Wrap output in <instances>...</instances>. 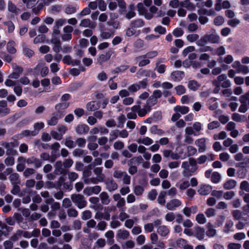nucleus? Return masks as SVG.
Returning <instances> with one entry per match:
<instances>
[{
    "mask_svg": "<svg viewBox=\"0 0 249 249\" xmlns=\"http://www.w3.org/2000/svg\"><path fill=\"white\" fill-rule=\"evenodd\" d=\"M220 40L219 36L214 31L211 34H206L202 36L197 41L196 44L199 47H203L208 43L212 44L218 43Z\"/></svg>",
    "mask_w": 249,
    "mask_h": 249,
    "instance_id": "f257e3e1",
    "label": "nucleus"
},
{
    "mask_svg": "<svg viewBox=\"0 0 249 249\" xmlns=\"http://www.w3.org/2000/svg\"><path fill=\"white\" fill-rule=\"evenodd\" d=\"M71 198L72 202L80 209L85 208L87 205V202L84 196L81 194H72L71 196Z\"/></svg>",
    "mask_w": 249,
    "mask_h": 249,
    "instance_id": "f03ea898",
    "label": "nucleus"
},
{
    "mask_svg": "<svg viewBox=\"0 0 249 249\" xmlns=\"http://www.w3.org/2000/svg\"><path fill=\"white\" fill-rule=\"evenodd\" d=\"M93 172L96 177H93V184L99 182H103L106 179V175L103 173V168L102 167H96L93 168Z\"/></svg>",
    "mask_w": 249,
    "mask_h": 249,
    "instance_id": "7ed1b4c3",
    "label": "nucleus"
},
{
    "mask_svg": "<svg viewBox=\"0 0 249 249\" xmlns=\"http://www.w3.org/2000/svg\"><path fill=\"white\" fill-rule=\"evenodd\" d=\"M113 177L117 179H122L125 184L128 185L130 183L131 178L125 171L116 170L113 173Z\"/></svg>",
    "mask_w": 249,
    "mask_h": 249,
    "instance_id": "20e7f679",
    "label": "nucleus"
},
{
    "mask_svg": "<svg viewBox=\"0 0 249 249\" xmlns=\"http://www.w3.org/2000/svg\"><path fill=\"white\" fill-rule=\"evenodd\" d=\"M18 144V142L16 141L10 142H2L1 145L5 147L6 149V155L13 156L16 155L17 153V151L14 149V147H17Z\"/></svg>",
    "mask_w": 249,
    "mask_h": 249,
    "instance_id": "39448f33",
    "label": "nucleus"
},
{
    "mask_svg": "<svg viewBox=\"0 0 249 249\" xmlns=\"http://www.w3.org/2000/svg\"><path fill=\"white\" fill-rule=\"evenodd\" d=\"M91 165L86 166L82 173V179L86 184H93V177L90 178L92 175Z\"/></svg>",
    "mask_w": 249,
    "mask_h": 249,
    "instance_id": "423d86ee",
    "label": "nucleus"
},
{
    "mask_svg": "<svg viewBox=\"0 0 249 249\" xmlns=\"http://www.w3.org/2000/svg\"><path fill=\"white\" fill-rule=\"evenodd\" d=\"M106 185V189L109 192H112L116 190L118 188V184L112 178L105 179L104 182Z\"/></svg>",
    "mask_w": 249,
    "mask_h": 249,
    "instance_id": "0eeeda50",
    "label": "nucleus"
},
{
    "mask_svg": "<svg viewBox=\"0 0 249 249\" xmlns=\"http://www.w3.org/2000/svg\"><path fill=\"white\" fill-rule=\"evenodd\" d=\"M12 65L14 71L9 75L8 77L11 79H18L22 73L23 69L15 63H13Z\"/></svg>",
    "mask_w": 249,
    "mask_h": 249,
    "instance_id": "6e6552de",
    "label": "nucleus"
},
{
    "mask_svg": "<svg viewBox=\"0 0 249 249\" xmlns=\"http://www.w3.org/2000/svg\"><path fill=\"white\" fill-rule=\"evenodd\" d=\"M101 191V187L99 185L86 187L83 190V193L88 196L92 194L97 195Z\"/></svg>",
    "mask_w": 249,
    "mask_h": 249,
    "instance_id": "1a4fd4ad",
    "label": "nucleus"
},
{
    "mask_svg": "<svg viewBox=\"0 0 249 249\" xmlns=\"http://www.w3.org/2000/svg\"><path fill=\"white\" fill-rule=\"evenodd\" d=\"M54 173L56 175H65L67 173L68 171L65 169L61 160L57 161L54 165Z\"/></svg>",
    "mask_w": 249,
    "mask_h": 249,
    "instance_id": "9d476101",
    "label": "nucleus"
},
{
    "mask_svg": "<svg viewBox=\"0 0 249 249\" xmlns=\"http://www.w3.org/2000/svg\"><path fill=\"white\" fill-rule=\"evenodd\" d=\"M158 100L155 99L152 96H150L146 100V104L144 106V109L142 110L143 112H149L151 110V107L157 104Z\"/></svg>",
    "mask_w": 249,
    "mask_h": 249,
    "instance_id": "9b49d317",
    "label": "nucleus"
},
{
    "mask_svg": "<svg viewBox=\"0 0 249 249\" xmlns=\"http://www.w3.org/2000/svg\"><path fill=\"white\" fill-rule=\"evenodd\" d=\"M137 7L139 15H144L146 19L149 20L153 17V15L147 11L142 3H139Z\"/></svg>",
    "mask_w": 249,
    "mask_h": 249,
    "instance_id": "f8f14e48",
    "label": "nucleus"
},
{
    "mask_svg": "<svg viewBox=\"0 0 249 249\" xmlns=\"http://www.w3.org/2000/svg\"><path fill=\"white\" fill-rule=\"evenodd\" d=\"M60 147V144L55 142L50 146V148L52 150L51 152V161H54L55 159L59 157L58 151Z\"/></svg>",
    "mask_w": 249,
    "mask_h": 249,
    "instance_id": "ddd939ff",
    "label": "nucleus"
},
{
    "mask_svg": "<svg viewBox=\"0 0 249 249\" xmlns=\"http://www.w3.org/2000/svg\"><path fill=\"white\" fill-rule=\"evenodd\" d=\"M51 42L53 45V50L55 53H58L62 50L61 41L58 37L52 36Z\"/></svg>",
    "mask_w": 249,
    "mask_h": 249,
    "instance_id": "4468645a",
    "label": "nucleus"
},
{
    "mask_svg": "<svg viewBox=\"0 0 249 249\" xmlns=\"http://www.w3.org/2000/svg\"><path fill=\"white\" fill-rule=\"evenodd\" d=\"M181 204V202L177 199H174L166 203V207L167 209L170 211H173L176 208L180 206Z\"/></svg>",
    "mask_w": 249,
    "mask_h": 249,
    "instance_id": "2eb2a0df",
    "label": "nucleus"
},
{
    "mask_svg": "<svg viewBox=\"0 0 249 249\" xmlns=\"http://www.w3.org/2000/svg\"><path fill=\"white\" fill-rule=\"evenodd\" d=\"M63 61L64 64L72 66L79 65L80 64V60L72 59L70 55H65L63 58Z\"/></svg>",
    "mask_w": 249,
    "mask_h": 249,
    "instance_id": "dca6fc26",
    "label": "nucleus"
},
{
    "mask_svg": "<svg viewBox=\"0 0 249 249\" xmlns=\"http://www.w3.org/2000/svg\"><path fill=\"white\" fill-rule=\"evenodd\" d=\"M27 163L29 165L34 164L36 168H38L42 165V161L34 156L27 159Z\"/></svg>",
    "mask_w": 249,
    "mask_h": 249,
    "instance_id": "f3484780",
    "label": "nucleus"
},
{
    "mask_svg": "<svg viewBox=\"0 0 249 249\" xmlns=\"http://www.w3.org/2000/svg\"><path fill=\"white\" fill-rule=\"evenodd\" d=\"M181 168L183 169L182 174L184 177H189L193 175L191 172V169L189 168V164L188 161H184L182 163Z\"/></svg>",
    "mask_w": 249,
    "mask_h": 249,
    "instance_id": "a211bd4d",
    "label": "nucleus"
},
{
    "mask_svg": "<svg viewBox=\"0 0 249 249\" xmlns=\"http://www.w3.org/2000/svg\"><path fill=\"white\" fill-rule=\"evenodd\" d=\"M206 139L205 138L199 139L196 141L195 144L198 147V152H204L206 149Z\"/></svg>",
    "mask_w": 249,
    "mask_h": 249,
    "instance_id": "6ab92c4d",
    "label": "nucleus"
},
{
    "mask_svg": "<svg viewBox=\"0 0 249 249\" xmlns=\"http://www.w3.org/2000/svg\"><path fill=\"white\" fill-rule=\"evenodd\" d=\"M89 129V127L85 124H78L75 128L76 132L79 135L87 134Z\"/></svg>",
    "mask_w": 249,
    "mask_h": 249,
    "instance_id": "aec40b11",
    "label": "nucleus"
},
{
    "mask_svg": "<svg viewBox=\"0 0 249 249\" xmlns=\"http://www.w3.org/2000/svg\"><path fill=\"white\" fill-rule=\"evenodd\" d=\"M212 190V187L209 185H201L197 190L198 193L201 195H207Z\"/></svg>",
    "mask_w": 249,
    "mask_h": 249,
    "instance_id": "412c9836",
    "label": "nucleus"
},
{
    "mask_svg": "<svg viewBox=\"0 0 249 249\" xmlns=\"http://www.w3.org/2000/svg\"><path fill=\"white\" fill-rule=\"evenodd\" d=\"M195 236L198 240L203 239L205 235V230L204 228L200 227H196L194 228Z\"/></svg>",
    "mask_w": 249,
    "mask_h": 249,
    "instance_id": "4be33fe9",
    "label": "nucleus"
},
{
    "mask_svg": "<svg viewBox=\"0 0 249 249\" xmlns=\"http://www.w3.org/2000/svg\"><path fill=\"white\" fill-rule=\"evenodd\" d=\"M184 73L182 71H177L171 73V77L175 81H180L184 77Z\"/></svg>",
    "mask_w": 249,
    "mask_h": 249,
    "instance_id": "5701e85b",
    "label": "nucleus"
},
{
    "mask_svg": "<svg viewBox=\"0 0 249 249\" xmlns=\"http://www.w3.org/2000/svg\"><path fill=\"white\" fill-rule=\"evenodd\" d=\"M144 21L140 18L132 20L130 23V26H131L134 29L140 28L144 26Z\"/></svg>",
    "mask_w": 249,
    "mask_h": 249,
    "instance_id": "b1692460",
    "label": "nucleus"
},
{
    "mask_svg": "<svg viewBox=\"0 0 249 249\" xmlns=\"http://www.w3.org/2000/svg\"><path fill=\"white\" fill-rule=\"evenodd\" d=\"M101 202L102 204L107 205L110 202V199L108 194L106 192H102L99 195Z\"/></svg>",
    "mask_w": 249,
    "mask_h": 249,
    "instance_id": "393cba45",
    "label": "nucleus"
},
{
    "mask_svg": "<svg viewBox=\"0 0 249 249\" xmlns=\"http://www.w3.org/2000/svg\"><path fill=\"white\" fill-rule=\"evenodd\" d=\"M197 208L196 206H193L191 207H186L183 210V213L187 216L190 217L191 213H196L197 212Z\"/></svg>",
    "mask_w": 249,
    "mask_h": 249,
    "instance_id": "a878e982",
    "label": "nucleus"
},
{
    "mask_svg": "<svg viewBox=\"0 0 249 249\" xmlns=\"http://www.w3.org/2000/svg\"><path fill=\"white\" fill-rule=\"evenodd\" d=\"M111 56V53L109 52H107L106 54H102L100 55L97 58L98 63L102 65L103 63L108 60Z\"/></svg>",
    "mask_w": 249,
    "mask_h": 249,
    "instance_id": "bb28decb",
    "label": "nucleus"
},
{
    "mask_svg": "<svg viewBox=\"0 0 249 249\" xmlns=\"http://www.w3.org/2000/svg\"><path fill=\"white\" fill-rule=\"evenodd\" d=\"M137 103L139 104L138 105L134 106L131 107V110L133 111L137 112L138 115L140 117H142L146 115L147 112H143L142 110H143L144 107L142 108H141V106L140 105V102H138Z\"/></svg>",
    "mask_w": 249,
    "mask_h": 249,
    "instance_id": "cd10ccee",
    "label": "nucleus"
},
{
    "mask_svg": "<svg viewBox=\"0 0 249 249\" xmlns=\"http://www.w3.org/2000/svg\"><path fill=\"white\" fill-rule=\"evenodd\" d=\"M60 118V116L58 115V113H53L50 119L48 120L47 124L51 126L55 125L57 124L58 121Z\"/></svg>",
    "mask_w": 249,
    "mask_h": 249,
    "instance_id": "c85d7f7f",
    "label": "nucleus"
},
{
    "mask_svg": "<svg viewBox=\"0 0 249 249\" xmlns=\"http://www.w3.org/2000/svg\"><path fill=\"white\" fill-rule=\"evenodd\" d=\"M157 232L161 236L165 237L168 234L169 230L166 226H160L157 229Z\"/></svg>",
    "mask_w": 249,
    "mask_h": 249,
    "instance_id": "c756f323",
    "label": "nucleus"
},
{
    "mask_svg": "<svg viewBox=\"0 0 249 249\" xmlns=\"http://www.w3.org/2000/svg\"><path fill=\"white\" fill-rule=\"evenodd\" d=\"M86 107L89 111H95L99 108L100 104L96 101H91L87 104Z\"/></svg>",
    "mask_w": 249,
    "mask_h": 249,
    "instance_id": "7c9ffc66",
    "label": "nucleus"
},
{
    "mask_svg": "<svg viewBox=\"0 0 249 249\" xmlns=\"http://www.w3.org/2000/svg\"><path fill=\"white\" fill-rule=\"evenodd\" d=\"M79 26L82 27H89L90 28H94L95 27V25L88 18L82 19L79 24Z\"/></svg>",
    "mask_w": 249,
    "mask_h": 249,
    "instance_id": "2f4dec72",
    "label": "nucleus"
},
{
    "mask_svg": "<svg viewBox=\"0 0 249 249\" xmlns=\"http://www.w3.org/2000/svg\"><path fill=\"white\" fill-rule=\"evenodd\" d=\"M158 55V52L156 51H151L147 53L144 55H140L136 58V60L138 61L142 58H152Z\"/></svg>",
    "mask_w": 249,
    "mask_h": 249,
    "instance_id": "473e14b6",
    "label": "nucleus"
},
{
    "mask_svg": "<svg viewBox=\"0 0 249 249\" xmlns=\"http://www.w3.org/2000/svg\"><path fill=\"white\" fill-rule=\"evenodd\" d=\"M8 10L15 15H18L20 11V9L10 1L8 2Z\"/></svg>",
    "mask_w": 249,
    "mask_h": 249,
    "instance_id": "72a5a7b5",
    "label": "nucleus"
},
{
    "mask_svg": "<svg viewBox=\"0 0 249 249\" xmlns=\"http://www.w3.org/2000/svg\"><path fill=\"white\" fill-rule=\"evenodd\" d=\"M8 178L12 184H19L20 182L19 175L17 173H13L11 174Z\"/></svg>",
    "mask_w": 249,
    "mask_h": 249,
    "instance_id": "f704fd0d",
    "label": "nucleus"
},
{
    "mask_svg": "<svg viewBox=\"0 0 249 249\" xmlns=\"http://www.w3.org/2000/svg\"><path fill=\"white\" fill-rule=\"evenodd\" d=\"M174 110L181 114H186L189 112V108L188 107L186 106H177L174 107Z\"/></svg>",
    "mask_w": 249,
    "mask_h": 249,
    "instance_id": "c9c22d12",
    "label": "nucleus"
},
{
    "mask_svg": "<svg viewBox=\"0 0 249 249\" xmlns=\"http://www.w3.org/2000/svg\"><path fill=\"white\" fill-rule=\"evenodd\" d=\"M190 0H183L182 1L180 2V5L182 7L186 8L189 10H194L195 6L193 4L191 3Z\"/></svg>",
    "mask_w": 249,
    "mask_h": 249,
    "instance_id": "e433bc0d",
    "label": "nucleus"
},
{
    "mask_svg": "<svg viewBox=\"0 0 249 249\" xmlns=\"http://www.w3.org/2000/svg\"><path fill=\"white\" fill-rule=\"evenodd\" d=\"M208 230L206 231V235L208 237H213L216 233V230L213 228V225L209 223L207 225Z\"/></svg>",
    "mask_w": 249,
    "mask_h": 249,
    "instance_id": "4c0bfd02",
    "label": "nucleus"
},
{
    "mask_svg": "<svg viewBox=\"0 0 249 249\" xmlns=\"http://www.w3.org/2000/svg\"><path fill=\"white\" fill-rule=\"evenodd\" d=\"M236 181L233 179H230L223 184V187L225 189L229 190L234 188L236 185Z\"/></svg>",
    "mask_w": 249,
    "mask_h": 249,
    "instance_id": "58836bf2",
    "label": "nucleus"
},
{
    "mask_svg": "<svg viewBox=\"0 0 249 249\" xmlns=\"http://www.w3.org/2000/svg\"><path fill=\"white\" fill-rule=\"evenodd\" d=\"M189 165H190L191 166V172H192V173L193 174L198 169L197 162L195 159L192 158H190L189 159Z\"/></svg>",
    "mask_w": 249,
    "mask_h": 249,
    "instance_id": "ea45409f",
    "label": "nucleus"
},
{
    "mask_svg": "<svg viewBox=\"0 0 249 249\" xmlns=\"http://www.w3.org/2000/svg\"><path fill=\"white\" fill-rule=\"evenodd\" d=\"M129 236V232L126 230H119L117 234V237L119 238L125 240Z\"/></svg>",
    "mask_w": 249,
    "mask_h": 249,
    "instance_id": "a19ab883",
    "label": "nucleus"
},
{
    "mask_svg": "<svg viewBox=\"0 0 249 249\" xmlns=\"http://www.w3.org/2000/svg\"><path fill=\"white\" fill-rule=\"evenodd\" d=\"M38 134V132L34 130V131H30L29 130H25L23 131L20 134L21 137H30L32 136H35L36 135Z\"/></svg>",
    "mask_w": 249,
    "mask_h": 249,
    "instance_id": "79ce46f5",
    "label": "nucleus"
},
{
    "mask_svg": "<svg viewBox=\"0 0 249 249\" xmlns=\"http://www.w3.org/2000/svg\"><path fill=\"white\" fill-rule=\"evenodd\" d=\"M35 173L36 170L34 168H27L23 171V176L25 178H28Z\"/></svg>",
    "mask_w": 249,
    "mask_h": 249,
    "instance_id": "37998d69",
    "label": "nucleus"
},
{
    "mask_svg": "<svg viewBox=\"0 0 249 249\" xmlns=\"http://www.w3.org/2000/svg\"><path fill=\"white\" fill-rule=\"evenodd\" d=\"M68 178L71 182L75 181L78 178L79 176L77 173L72 171H67Z\"/></svg>",
    "mask_w": 249,
    "mask_h": 249,
    "instance_id": "c03bdc74",
    "label": "nucleus"
},
{
    "mask_svg": "<svg viewBox=\"0 0 249 249\" xmlns=\"http://www.w3.org/2000/svg\"><path fill=\"white\" fill-rule=\"evenodd\" d=\"M199 84L195 80H190L188 82V88L194 91L196 90L199 87Z\"/></svg>",
    "mask_w": 249,
    "mask_h": 249,
    "instance_id": "a18cd8bd",
    "label": "nucleus"
},
{
    "mask_svg": "<svg viewBox=\"0 0 249 249\" xmlns=\"http://www.w3.org/2000/svg\"><path fill=\"white\" fill-rule=\"evenodd\" d=\"M23 47V53L27 57L30 58L34 54V52L33 50L28 48L25 44L22 45Z\"/></svg>",
    "mask_w": 249,
    "mask_h": 249,
    "instance_id": "49530a36",
    "label": "nucleus"
},
{
    "mask_svg": "<svg viewBox=\"0 0 249 249\" xmlns=\"http://www.w3.org/2000/svg\"><path fill=\"white\" fill-rule=\"evenodd\" d=\"M15 43L13 41L8 42L7 44V50L10 53L14 54L16 52V49L15 48Z\"/></svg>",
    "mask_w": 249,
    "mask_h": 249,
    "instance_id": "de8ad7c7",
    "label": "nucleus"
},
{
    "mask_svg": "<svg viewBox=\"0 0 249 249\" xmlns=\"http://www.w3.org/2000/svg\"><path fill=\"white\" fill-rule=\"evenodd\" d=\"M233 225V222L231 220H228L224 227L223 231L226 233H229L231 231V229Z\"/></svg>",
    "mask_w": 249,
    "mask_h": 249,
    "instance_id": "09e8293b",
    "label": "nucleus"
},
{
    "mask_svg": "<svg viewBox=\"0 0 249 249\" xmlns=\"http://www.w3.org/2000/svg\"><path fill=\"white\" fill-rule=\"evenodd\" d=\"M85 150L80 148H76L72 151V155L74 157H80L86 155Z\"/></svg>",
    "mask_w": 249,
    "mask_h": 249,
    "instance_id": "8fccbe9b",
    "label": "nucleus"
},
{
    "mask_svg": "<svg viewBox=\"0 0 249 249\" xmlns=\"http://www.w3.org/2000/svg\"><path fill=\"white\" fill-rule=\"evenodd\" d=\"M231 118L233 121L237 122L244 121L245 119L244 115H241L237 113H233Z\"/></svg>",
    "mask_w": 249,
    "mask_h": 249,
    "instance_id": "3c124183",
    "label": "nucleus"
},
{
    "mask_svg": "<svg viewBox=\"0 0 249 249\" xmlns=\"http://www.w3.org/2000/svg\"><path fill=\"white\" fill-rule=\"evenodd\" d=\"M143 162V159L142 157L140 156L138 157H133L130 159L128 163V165L133 164V163L140 164Z\"/></svg>",
    "mask_w": 249,
    "mask_h": 249,
    "instance_id": "603ef678",
    "label": "nucleus"
},
{
    "mask_svg": "<svg viewBox=\"0 0 249 249\" xmlns=\"http://www.w3.org/2000/svg\"><path fill=\"white\" fill-rule=\"evenodd\" d=\"M64 144L67 147L70 149L73 148L76 146L75 142L71 140L70 138L65 139Z\"/></svg>",
    "mask_w": 249,
    "mask_h": 249,
    "instance_id": "864d4df0",
    "label": "nucleus"
},
{
    "mask_svg": "<svg viewBox=\"0 0 249 249\" xmlns=\"http://www.w3.org/2000/svg\"><path fill=\"white\" fill-rule=\"evenodd\" d=\"M125 201L124 198H122L116 203V207L119 209L120 211H124L125 208Z\"/></svg>",
    "mask_w": 249,
    "mask_h": 249,
    "instance_id": "5fc2aeb1",
    "label": "nucleus"
},
{
    "mask_svg": "<svg viewBox=\"0 0 249 249\" xmlns=\"http://www.w3.org/2000/svg\"><path fill=\"white\" fill-rule=\"evenodd\" d=\"M69 106V103H62L57 104L55 108L58 112H61L62 110L65 109L67 108Z\"/></svg>",
    "mask_w": 249,
    "mask_h": 249,
    "instance_id": "6e6d98bb",
    "label": "nucleus"
},
{
    "mask_svg": "<svg viewBox=\"0 0 249 249\" xmlns=\"http://www.w3.org/2000/svg\"><path fill=\"white\" fill-rule=\"evenodd\" d=\"M231 214L235 220H239L242 218V213L238 210L232 211Z\"/></svg>",
    "mask_w": 249,
    "mask_h": 249,
    "instance_id": "4d7b16f0",
    "label": "nucleus"
},
{
    "mask_svg": "<svg viewBox=\"0 0 249 249\" xmlns=\"http://www.w3.org/2000/svg\"><path fill=\"white\" fill-rule=\"evenodd\" d=\"M67 213L70 217H76L78 216V211L73 208H69L67 210Z\"/></svg>",
    "mask_w": 249,
    "mask_h": 249,
    "instance_id": "13d9d810",
    "label": "nucleus"
},
{
    "mask_svg": "<svg viewBox=\"0 0 249 249\" xmlns=\"http://www.w3.org/2000/svg\"><path fill=\"white\" fill-rule=\"evenodd\" d=\"M196 220L200 224H204L206 222V218L203 213H199L196 215Z\"/></svg>",
    "mask_w": 249,
    "mask_h": 249,
    "instance_id": "bf43d9fd",
    "label": "nucleus"
},
{
    "mask_svg": "<svg viewBox=\"0 0 249 249\" xmlns=\"http://www.w3.org/2000/svg\"><path fill=\"white\" fill-rule=\"evenodd\" d=\"M166 195V192L165 191H161L158 196V202L160 204H164L165 202V196Z\"/></svg>",
    "mask_w": 249,
    "mask_h": 249,
    "instance_id": "052dcab7",
    "label": "nucleus"
},
{
    "mask_svg": "<svg viewBox=\"0 0 249 249\" xmlns=\"http://www.w3.org/2000/svg\"><path fill=\"white\" fill-rule=\"evenodd\" d=\"M92 216V213L89 210H86L82 213V219L83 220H87L89 219Z\"/></svg>",
    "mask_w": 249,
    "mask_h": 249,
    "instance_id": "680f3d73",
    "label": "nucleus"
},
{
    "mask_svg": "<svg viewBox=\"0 0 249 249\" xmlns=\"http://www.w3.org/2000/svg\"><path fill=\"white\" fill-rule=\"evenodd\" d=\"M196 152V149L192 146L190 145L187 147V153L188 157L195 155Z\"/></svg>",
    "mask_w": 249,
    "mask_h": 249,
    "instance_id": "e2e57ef3",
    "label": "nucleus"
},
{
    "mask_svg": "<svg viewBox=\"0 0 249 249\" xmlns=\"http://www.w3.org/2000/svg\"><path fill=\"white\" fill-rule=\"evenodd\" d=\"M128 68L127 65H121L119 67L116 68L112 72L114 73H118L119 72H123L125 71Z\"/></svg>",
    "mask_w": 249,
    "mask_h": 249,
    "instance_id": "0e129e2a",
    "label": "nucleus"
},
{
    "mask_svg": "<svg viewBox=\"0 0 249 249\" xmlns=\"http://www.w3.org/2000/svg\"><path fill=\"white\" fill-rule=\"evenodd\" d=\"M76 11V8L75 7L72 6L70 5H67L64 10V12L67 14H72L75 13Z\"/></svg>",
    "mask_w": 249,
    "mask_h": 249,
    "instance_id": "69168bd1",
    "label": "nucleus"
},
{
    "mask_svg": "<svg viewBox=\"0 0 249 249\" xmlns=\"http://www.w3.org/2000/svg\"><path fill=\"white\" fill-rule=\"evenodd\" d=\"M220 125V124L219 123V122L217 121H214L208 124V128L209 130H213L214 129L219 127Z\"/></svg>",
    "mask_w": 249,
    "mask_h": 249,
    "instance_id": "338daca9",
    "label": "nucleus"
},
{
    "mask_svg": "<svg viewBox=\"0 0 249 249\" xmlns=\"http://www.w3.org/2000/svg\"><path fill=\"white\" fill-rule=\"evenodd\" d=\"M240 189L249 192V183L246 180L242 181L240 185Z\"/></svg>",
    "mask_w": 249,
    "mask_h": 249,
    "instance_id": "774afa93",
    "label": "nucleus"
}]
</instances>
